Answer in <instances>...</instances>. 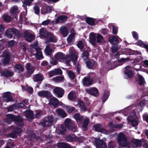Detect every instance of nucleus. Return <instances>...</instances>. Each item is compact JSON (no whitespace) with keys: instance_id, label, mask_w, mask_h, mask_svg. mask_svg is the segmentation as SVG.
I'll return each instance as SVG.
<instances>
[{"instance_id":"1","label":"nucleus","mask_w":148,"mask_h":148,"mask_svg":"<svg viewBox=\"0 0 148 148\" xmlns=\"http://www.w3.org/2000/svg\"><path fill=\"white\" fill-rule=\"evenodd\" d=\"M127 140V138L124 133L122 132L119 133L117 138V142L119 146L123 147H127L128 145Z\"/></svg>"},{"instance_id":"2","label":"nucleus","mask_w":148,"mask_h":148,"mask_svg":"<svg viewBox=\"0 0 148 148\" xmlns=\"http://www.w3.org/2000/svg\"><path fill=\"white\" fill-rule=\"evenodd\" d=\"M53 116H49L46 117L41 122V124L44 127H47L51 126L53 122Z\"/></svg>"},{"instance_id":"3","label":"nucleus","mask_w":148,"mask_h":148,"mask_svg":"<svg viewBox=\"0 0 148 148\" xmlns=\"http://www.w3.org/2000/svg\"><path fill=\"white\" fill-rule=\"evenodd\" d=\"M94 144L97 148H107L106 143L102 140L99 138H94Z\"/></svg>"},{"instance_id":"4","label":"nucleus","mask_w":148,"mask_h":148,"mask_svg":"<svg viewBox=\"0 0 148 148\" xmlns=\"http://www.w3.org/2000/svg\"><path fill=\"white\" fill-rule=\"evenodd\" d=\"M8 119H10L12 121L18 123H23V120L22 117L19 115L16 116L12 114L6 115Z\"/></svg>"},{"instance_id":"5","label":"nucleus","mask_w":148,"mask_h":148,"mask_svg":"<svg viewBox=\"0 0 148 148\" xmlns=\"http://www.w3.org/2000/svg\"><path fill=\"white\" fill-rule=\"evenodd\" d=\"M22 129L17 127H14L12 132L8 134L10 137L15 138L17 137V135L21 134L22 132Z\"/></svg>"},{"instance_id":"6","label":"nucleus","mask_w":148,"mask_h":148,"mask_svg":"<svg viewBox=\"0 0 148 148\" xmlns=\"http://www.w3.org/2000/svg\"><path fill=\"white\" fill-rule=\"evenodd\" d=\"M53 92L57 97L61 98L63 96L64 93V90L61 88L56 87L53 89Z\"/></svg>"},{"instance_id":"7","label":"nucleus","mask_w":148,"mask_h":148,"mask_svg":"<svg viewBox=\"0 0 148 148\" xmlns=\"http://www.w3.org/2000/svg\"><path fill=\"white\" fill-rule=\"evenodd\" d=\"M127 119L129 122L131 123V125L134 127L136 126L138 124V121L137 120V117L136 114L132 116H129Z\"/></svg>"},{"instance_id":"8","label":"nucleus","mask_w":148,"mask_h":148,"mask_svg":"<svg viewBox=\"0 0 148 148\" xmlns=\"http://www.w3.org/2000/svg\"><path fill=\"white\" fill-rule=\"evenodd\" d=\"M86 91L89 95L95 97H97L99 95L98 90L96 88L92 87L89 89H86Z\"/></svg>"},{"instance_id":"9","label":"nucleus","mask_w":148,"mask_h":148,"mask_svg":"<svg viewBox=\"0 0 148 148\" xmlns=\"http://www.w3.org/2000/svg\"><path fill=\"white\" fill-rule=\"evenodd\" d=\"M38 95L41 97H45L47 99L51 98L52 94L50 91L47 90H42L38 92Z\"/></svg>"},{"instance_id":"10","label":"nucleus","mask_w":148,"mask_h":148,"mask_svg":"<svg viewBox=\"0 0 148 148\" xmlns=\"http://www.w3.org/2000/svg\"><path fill=\"white\" fill-rule=\"evenodd\" d=\"M3 54L4 58L3 60L2 64L4 66L8 64L10 61V55L8 52H4Z\"/></svg>"},{"instance_id":"11","label":"nucleus","mask_w":148,"mask_h":148,"mask_svg":"<svg viewBox=\"0 0 148 148\" xmlns=\"http://www.w3.org/2000/svg\"><path fill=\"white\" fill-rule=\"evenodd\" d=\"M93 80L89 77H85L82 80L83 85L85 87H88L92 83Z\"/></svg>"},{"instance_id":"12","label":"nucleus","mask_w":148,"mask_h":148,"mask_svg":"<svg viewBox=\"0 0 148 148\" xmlns=\"http://www.w3.org/2000/svg\"><path fill=\"white\" fill-rule=\"evenodd\" d=\"M24 39L28 42H31L34 40L35 37L33 35L28 32H25L24 33Z\"/></svg>"},{"instance_id":"13","label":"nucleus","mask_w":148,"mask_h":148,"mask_svg":"<svg viewBox=\"0 0 148 148\" xmlns=\"http://www.w3.org/2000/svg\"><path fill=\"white\" fill-rule=\"evenodd\" d=\"M85 62L86 67L90 69H92L96 63L95 61L89 59L85 61Z\"/></svg>"},{"instance_id":"14","label":"nucleus","mask_w":148,"mask_h":148,"mask_svg":"<svg viewBox=\"0 0 148 148\" xmlns=\"http://www.w3.org/2000/svg\"><path fill=\"white\" fill-rule=\"evenodd\" d=\"M57 41L56 36L53 33L50 32L47 36V41L48 42H56Z\"/></svg>"},{"instance_id":"15","label":"nucleus","mask_w":148,"mask_h":148,"mask_svg":"<svg viewBox=\"0 0 148 148\" xmlns=\"http://www.w3.org/2000/svg\"><path fill=\"white\" fill-rule=\"evenodd\" d=\"M108 41L111 45H118L119 43V40L115 36L112 35L109 36Z\"/></svg>"},{"instance_id":"16","label":"nucleus","mask_w":148,"mask_h":148,"mask_svg":"<svg viewBox=\"0 0 148 148\" xmlns=\"http://www.w3.org/2000/svg\"><path fill=\"white\" fill-rule=\"evenodd\" d=\"M55 57L56 60L59 61L67 58V56L61 52L57 53L55 55Z\"/></svg>"},{"instance_id":"17","label":"nucleus","mask_w":148,"mask_h":148,"mask_svg":"<svg viewBox=\"0 0 148 148\" xmlns=\"http://www.w3.org/2000/svg\"><path fill=\"white\" fill-rule=\"evenodd\" d=\"M68 17L67 16L61 15L58 17L56 19L55 22L56 23H62L66 21Z\"/></svg>"},{"instance_id":"18","label":"nucleus","mask_w":148,"mask_h":148,"mask_svg":"<svg viewBox=\"0 0 148 148\" xmlns=\"http://www.w3.org/2000/svg\"><path fill=\"white\" fill-rule=\"evenodd\" d=\"M3 97L6 99V101L7 102L13 101V98L11 95V93L10 92H4L3 94Z\"/></svg>"},{"instance_id":"19","label":"nucleus","mask_w":148,"mask_h":148,"mask_svg":"<svg viewBox=\"0 0 148 148\" xmlns=\"http://www.w3.org/2000/svg\"><path fill=\"white\" fill-rule=\"evenodd\" d=\"M3 97L6 99V101L7 102L13 101V98L11 95V93L10 92H4L3 94Z\"/></svg>"},{"instance_id":"20","label":"nucleus","mask_w":148,"mask_h":148,"mask_svg":"<svg viewBox=\"0 0 148 148\" xmlns=\"http://www.w3.org/2000/svg\"><path fill=\"white\" fill-rule=\"evenodd\" d=\"M73 117L76 120L77 123H82L84 120V117L81 116L79 113L75 114Z\"/></svg>"},{"instance_id":"21","label":"nucleus","mask_w":148,"mask_h":148,"mask_svg":"<svg viewBox=\"0 0 148 148\" xmlns=\"http://www.w3.org/2000/svg\"><path fill=\"white\" fill-rule=\"evenodd\" d=\"M34 112L31 110H27L26 112V117L29 121L34 119Z\"/></svg>"},{"instance_id":"22","label":"nucleus","mask_w":148,"mask_h":148,"mask_svg":"<svg viewBox=\"0 0 148 148\" xmlns=\"http://www.w3.org/2000/svg\"><path fill=\"white\" fill-rule=\"evenodd\" d=\"M50 32H48L44 28H41L39 31V33L40 36L43 37L47 38V36Z\"/></svg>"},{"instance_id":"23","label":"nucleus","mask_w":148,"mask_h":148,"mask_svg":"<svg viewBox=\"0 0 148 148\" xmlns=\"http://www.w3.org/2000/svg\"><path fill=\"white\" fill-rule=\"evenodd\" d=\"M77 104L82 111H85L87 110V108L86 106L85 103L81 99L79 100L78 101Z\"/></svg>"},{"instance_id":"24","label":"nucleus","mask_w":148,"mask_h":148,"mask_svg":"<svg viewBox=\"0 0 148 148\" xmlns=\"http://www.w3.org/2000/svg\"><path fill=\"white\" fill-rule=\"evenodd\" d=\"M90 43L92 45L95 47L96 45V35L93 33H91L90 34Z\"/></svg>"},{"instance_id":"25","label":"nucleus","mask_w":148,"mask_h":148,"mask_svg":"<svg viewBox=\"0 0 148 148\" xmlns=\"http://www.w3.org/2000/svg\"><path fill=\"white\" fill-rule=\"evenodd\" d=\"M50 103L53 105L55 108L58 107L59 104L58 100L55 97L51 98L50 101Z\"/></svg>"},{"instance_id":"26","label":"nucleus","mask_w":148,"mask_h":148,"mask_svg":"<svg viewBox=\"0 0 148 148\" xmlns=\"http://www.w3.org/2000/svg\"><path fill=\"white\" fill-rule=\"evenodd\" d=\"M14 68L15 69V71L18 73H20V72H23L24 70L23 66L21 64H16L14 66Z\"/></svg>"},{"instance_id":"27","label":"nucleus","mask_w":148,"mask_h":148,"mask_svg":"<svg viewBox=\"0 0 148 148\" xmlns=\"http://www.w3.org/2000/svg\"><path fill=\"white\" fill-rule=\"evenodd\" d=\"M43 79V76L39 74H36L33 77L34 81L35 82H41Z\"/></svg>"},{"instance_id":"28","label":"nucleus","mask_w":148,"mask_h":148,"mask_svg":"<svg viewBox=\"0 0 148 148\" xmlns=\"http://www.w3.org/2000/svg\"><path fill=\"white\" fill-rule=\"evenodd\" d=\"M77 53L75 51H73L71 52L70 58L73 62L76 61L77 59Z\"/></svg>"},{"instance_id":"29","label":"nucleus","mask_w":148,"mask_h":148,"mask_svg":"<svg viewBox=\"0 0 148 148\" xmlns=\"http://www.w3.org/2000/svg\"><path fill=\"white\" fill-rule=\"evenodd\" d=\"M68 99L70 101H74L77 99V97L75 92L72 91L69 93L68 96Z\"/></svg>"},{"instance_id":"30","label":"nucleus","mask_w":148,"mask_h":148,"mask_svg":"<svg viewBox=\"0 0 148 148\" xmlns=\"http://www.w3.org/2000/svg\"><path fill=\"white\" fill-rule=\"evenodd\" d=\"M2 75L6 77H12L14 75V73L12 71L5 70L2 72Z\"/></svg>"},{"instance_id":"31","label":"nucleus","mask_w":148,"mask_h":148,"mask_svg":"<svg viewBox=\"0 0 148 148\" xmlns=\"http://www.w3.org/2000/svg\"><path fill=\"white\" fill-rule=\"evenodd\" d=\"M56 112L59 115L63 118H64L67 116V114L64 110L60 108L56 110Z\"/></svg>"},{"instance_id":"32","label":"nucleus","mask_w":148,"mask_h":148,"mask_svg":"<svg viewBox=\"0 0 148 148\" xmlns=\"http://www.w3.org/2000/svg\"><path fill=\"white\" fill-rule=\"evenodd\" d=\"M95 20L94 18L90 17H86V23L91 26H93L95 24Z\"/></svg>"},{"instance_id":"33","label":"nucleus","mask_w":148,"mask_h":148,"mask_svg":"<svg viewBox=\"0 0 148 148\" xmlns=\"http://www.w3.org/2000/svg\"><path fill=\"white\" fill-rule=\"evenodd\" d=\"M42 11L45 14L50 13L52 11V8L51 7L49 6H43L42 8Z\"/></svg>"},{"instance_id":"34","label":"nucleus","mask_w":148,"mask_h":148,"mask_svg":"<svg viewBox=\"0 0 148 148\" xmlns=\"http://www.w3.org/2000/svg\"><path fill=\"white\" fill-rule=\"evenodd\" d=\"M110 95L109 92L108 90L105 91L101 98L103 103H104L108 99Z\"/></svg>"},{"instance_id":"35","label":"nucleus","mask_w":148,"mask_h":148,"mask_svg":"<svg viewBox=\"0 0 148 148\" xmlns=\"http://www.w3.org/2000/svg\"><path fill=\"white\" fill-rule=\"evenodd\" d=\"M82 125V127L84 130L86 131L88 130V126L89 123V120L88 118L84 119Z\"/></svg>"},{"instance_id":"36","label":"nucleus","mask_w":148,"mask_h":148,"mask_svg":"<svg viewBox=\"0 0 148 148\" xmlns=\"http://www.w3.org/2000/svg\"><path fill=\"white\" fill-rule=\"evenodd\" d=\"M82 55V58L84 61L89 59V54L87 50H84L83 52Z\"/></svg>"},{"instance_id":"37","label":"nucleus","mask_w":148,"mask_h":148,"mask_svg":"<svg viewBox=\"0 0 148 148\" xmlns=\"http://www.w3.org/2000/svg\"><path fill=\"white\" fill-rule=\"evenodd\" d=\"M61 33L64 36H66L68 34V31L66 26L61 27L60 29Z\"/></svg>"},{"instance_id":"38","label":"nucleus","mask_w":148,"mask_h":148,"mask_svg":"<svg viewBox=\"0 0 148 148\" xmlns=\"http://www.w3.org/2000/svg\"><path fill=\"white\" fill-rule=\"evenodd\" d=\"M137 81L138 82V84L140 85H142L144 84L145 82L144 78L141 75H139L138 76V79L137 80Z\"/></svg>"},{"instance_id":"39","label":"nucleus","mask_w":148,"mask_h":148,"mask_svg":"<svg viewBox=\"0 0 148 148\" xmlns=\"http://www.w3.org/2000/svg\"><path fill=\"white\" fill-rule=\"evenodd\" d=\"M75 37V34H71L69 35L67 38V42L68 43H71L74 42Z\"/></svg>"},{"instance_id":"40","label":"nucleus","mask_w":148,"mask_h":148,"mask_svg":"<svg viewBox=\"0 0 148 148\" xmlns=\"http://www.w3.org/2000/svg\"><path fill=\"white\" fill-rule=\"evenodd\" d=\"M58 148H68L69 145L64 143H58L56 144Z\"/></svg>"},{"instance_id":"41","label":"nucleus","mask_w":148,"mask_h":148,"mask_svg":"<svg viewBox=\"0 0 148 148\" xmlns=\"http://www.w3.org/2000/svg\"><path fill=\"white\" fill-rule=\"evenodd\" d=\"M132 143L136 145V147H139L142 145L141 140L134 139L133 140Z\"/></svg>"},{"instance_id":"42","label":"nucleus","mask_w":148,"mask_h":148,"mask_svg":"<svg viewBox=\"0 0 148 148\" xmlns=\"http://www.w3.org/2000/svg\"><path fill=\"white\" fill-rule=\"evenodd\" d=\"M125 74L128 78H131L133 77L134 73L132 70L127 69L125 70Z\"/></svg>"},{"instance_id":"43","label":"nucleus","mask_w":148,"mask_h":148,"mask_svg":"<svg viewBox=\"0 0 148 148\" xmlns=\"http://www.w3.org/2000/svg\"><path fill=\"white\" fill-rule=\"evenodd\" d=\"M52 52V50L50 48L49 45L46 46L45 50V52L47 56H50L51 55Z\"/></svg>"},{"instance_id":"44","label":"nucleus","mask_w":148,"mask_h":148,"mask_svg":"<svg viewBox=\"0 0 148 148\" xmlns=\"http://www.w3.org/2000/svg\"><path fill=\"white\" fill-rule=\"evenodd\" d=\"M71 123L73 125L70 124L69 126H66V127L69 130H72L73 132H75L76 130V126H75V124L73 122H72Z\"/></svg>"},{"instance_id":"45","label":"nucleus","mask_w":148,"mask_h":148,"mask_svg":"<svg viewBox=\"0 0 148 148\" xmlns=\"http://www.w3.org/2000/svg\"><path fill=\"white\" fill-rule=\"evenodd\" d=\"M94 128L97 131L100 132H102L103 130L102 126L100 124L95 125Z\"/></svg>"},{"instance_id":"46","label":"nucleus","mask_w":148,"mask_h":148,"mask_svg":"<svg viewBox=\"0 0 148 148\" xmlns=\"http://www.w3.org/2000/svg\"><path fill=\"white\" fill-rule=\"evenodd\" d=\"M130 60V59L129 58H122L118 60V62H119L121 65H122L123 64L126 62H128Z\"/></svg>"},{"instance_id":"47","label":"nucleus","mask_w":148,"mask_h":148,"mask_svg":"<svg viewBox=\"0 0 148 148\" xmlns=\"http://www.w3.org/2000/svg\"><path fill=\"white\" fill-rule=\"evenodd\" d=\"M112 45L111 47V51L113 53H116L118 50V45Z\"/></svg>"},{"instance_id":"48","label":"nucleus","mask_w":148,"mask_h":148,"mask_svg":"<svg viewBox=\"0 0 148 148\" xmlns=\"http://www.w3.org/2000/svg\"><path fill=\"white\" fill-rule=\"evenodd\" d=\"M5 34L8 37L10 38H12L13 37V34L12 32L9 28L6 30L5 31Z\"/></svg>"},{"instance_id":"49","label":"nucleus","mask_w":148,"mask_h":148,"mask_svg":"<svg viewBox=\"0 0 148 148\" xmlns=\"http://www.w3.org/2000/svg\"><path fill=\"white\" fill-rule=\"evenodd\" d=\"M68 75L69 78L72 80L74 79L76 76L75 74L71 70L68 71Z\"/></svg>"},{"instance_id":"50","label":"nucleus","mask_w":148,"mask_h":148,"mask_svg":"<svg viewBox=\"0 0 148 148\" xmlns=\"http://www.w3.org/2000/svg\"><path fill=\"white\" fill-rule=\"evenodd\" d=\"M64 79V77L61 76H58L53 78V80L54 82H61Z\"/></svg>"},{"instance_id":"51","label":"nucleus","mask_w":148,"mask_h":148,"mask_svg":"<svg viewBox=\"0 0 148 148\" xmlns=\"http://www.w3.org/2000/svg\"><path fill=\"white\" fill-rule=\"evenodd\" d=\"M66 109L68 113H71L75 110V109L74 107L69 106L66 107Z\"/></svg>"},{"instance_id":"52","label":"nucleus","mask_w":148,"mask_h":148,"mask_svg":"<svg viewBox=\"0 0 148 148\" xmlns=\"http://www.w3.org/2000/svg\"><path fill=\"white\" fill-rule=\"evenodd\" d=\"M137 45L140 46L141 47H143L145 48V46L147 44L144 43V42L141 40H139L136 42Z\"/></svg>"},{"instance_id":"53","label":"nucleus","mask_w":148,"mask_h":148,"mask_svg":"<svg viewBox=\"0 0 148 148\" xmlns=\"http://www.w3.org/2000/svg\"><path fill=\"white\" fill-rule=\"evenodd\" d=\"M18 10V7L17 6H14L13 7L11 11V14L13 15H15L17 13V10Z\"/></svg>"},{"instance_id":"54","label":"nucleus","mask_w":148,"mask_h":148,"mask_svg":"<svg viewBox=\"0 0 148 148\" xmlns=\"http://www.w3.org/2000/svg\"><path fill=\"white\" fill-rule=\"evenodd\" d=\"M3 20L6 22H10L11 20V17L7 14H4L3 16Z\"/></svg>"},{"instance_id":"55","label":"nucleus","mask_w":148,"mask_h":148,"mask_svg":"<svg viewBox=\"0 0 148 148\" xmlns=\"http://www.w3.org/2000/svg\"><path fill=\"white\" fill-rule=\"evenodd\" d=\"M35 57L36 59L38 60H40L42 58H43L42 52H38L37 53H36Z\"/></svg>"},{"instance_id":"56","label":"nucleus","mask_w":148,"mask_h":148,"mask_svg":"<svg viewBox=\"0 0 148 148\" xmlns=\"http://www.w3.org/2000/svg\"><path fill=\"white\" fill-rule=\"evenodd\" d=\"M75 136H73L70 135L66 136V139L69 142L74 141Z\"/></svg>"},{"instance_id":"57","label":"nucleus","mask_w":148,"mask_h":148,"mask_svg":"<svg viewBox=\"0 0 148 148\" xmlns=\"http://www.w3.org/2000/svg\"><path fill=\"white\" fill-rule=\"evenodd\" d=\"M32 47L33 48L35 49L36 50V53H37L38 52H42L40 51L41 50V48L38 45H32Z\"/></svg>"},{"instance_id":"58","label":"nucleus","mask_w":148,"mask_h":148,"mask_svg":"<svg viewBox=\"0 0 148 148\" xmlns=\"http://www.w3.org/2000/svg\"><path fill=\"white\" fill-rule=\"evenodd\" d=\"M34 13L38 15L40 13V8H39L37 5H35L33 7Z\"/></svg>"},{"instance_id":"59","label":"nucleus","mask_w":148,"mask_h":148,"mask_svg":"<svg viewBox=\"0 0 148 148\" xmlns=\"http://www.w3.org/2000/svg\"><path fill=\"white\" fill-rule=\"evenodd\" d=\"M83 138L82 137H78L75 136L74 141L77 142L78 143L82 142L83 141Z\"/></svg>"},{"instance_id":"60","label":"nucleus","mask_w":148,"mask_h":148,"mask_svg":"<svg viewBox=\"0 0 148 148\" xmlns=\"http://www.w3.org/2000/svg\"><path fill=\"white\" fill-rule=\"evenodd\" d=\"M77 46L80 49H82L84 48V46L82 40H80L78 41Z\"/></svg>"},{"instance_id":"61","label":"nucleus","mask_w":148,"mask_h":148,"mask_svg":"<svg viewBox=\"0 0 148 148\" xmlns=\"http://www.w3.org/2000/svg\"><path fill=\"white\" fill-rule=\"evenodd\" d=\"M16 108V105L15 104H13L7 108L8 111H12L14 110Z\"/></svg>"},{"instance_id":"62","label":"nucleus","mask_w":148,"mask_h":148,"mask_svg":"<svg viewBox=\"0 0 148 148\" xmlns=\"http://www.w3.org/2000/svg\"><path fill=\"white\" fill-rule=\"evenodd\" d=\"M97 38V42L98 43H100L101 42L102 40L103 39V37L100 34H98Z\"/></svg>"},{"instance_id":"63","label":"nucleus","mask_w":148,"mask_h":148,"mask_svg":"<svg viewBox=\"0 0 148 148\" xmlns=\"http://www.w3.org/2000/svg\"><path fill=\"white\" fill-rule=\"evenodd\" d=\"M64 122L66 127V126H69L70 124H71V125H73V124L71 123V122H72L71 121V120L69 119H66L65 120Z\"/></svg>"},{"instance_id":"64","label":"nucleus","mask_w":148,"mask_h":148,"mask_svg":"<svg viewBox=\"0 0 148 148\" xmlns=\"http://www.w3.org/2000/svg\"><path fill=\"white\" fill-rule=\"evenodd\" d=\"M115 144L114 141H110L108 144V148H114Z\"/></svg>"}]
</instances>
